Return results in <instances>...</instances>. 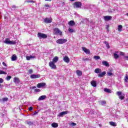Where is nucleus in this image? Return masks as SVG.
Instances as JSON below:
<instances>
[{"instance_id": "f257e3e1", "label": "nucleus", "mask_w": 128, "mask_h": 128, "mask_svg": "<svg viewBox=\"0 0 128 128\" xmlns=\"http://www.w3.org/2000/svg\"><path fill=\"white\" fill-rule=\"evenodd\" d=\"M4 44H16V41L10 40L8 38H6L5 40L4 41Z\"/></svg>"}, {"instance_id": "f03ea898", "label": "nucleus", "mask_w": 128, "mask_h": 128, "mask_svg": "<svg viewBox=\"0 0 128 128\" xmlns=\"http://www.w3.org/2000/svg\"><path fill=\"white\" fill-rule=\"evenodd\" d=\"M68 42V40L66 39L60 38L58 40L56 41V42L58 44H66V42Z\"/></svg>"}, {"instance_id": "7ed1b4c3", "label": "nucleus", "mask_w": 128, "mask_h": 128, "mask_svg": "<svg viewBox=\"0 0 128 128\" xmlns=\"http://www.w3.org/2000/svg\"><path fill=\"white\" fill-rule=\"evenodd\" d=\"M54 34H58V36H62V32L58 28H54Z\"/></svg>"}, {"instance_id": "20e7f679", "label": "nucleus", "mask_w": 128, "mask_h": 128, "mask_svg": "<svg viewBox=\"0 0 128 128\" xmlns=\"http://www.w3.org/2000/svg\"><path fill=\"white\" fill-rule=\"evenodd\" d=\"M74 8H82V2H76L74 4Z\"/></svg>"}, {"instance_id": "39448f33", "label": "nucleus", "mask_w": 128, "mask_h": 128, "mask_svg": "<svg viewBox=\"0 0 128 128\" xmlns=\"http://www.w3.org/2000/svg\"><path fill=\"white\" fill-rule=\"evenodd\" d=\"M38 36L39 38H48V36L44 34L38 32Z\"/></svg>"}, {"instance_id": "423d86ee", "label": "nucleus", "mask_w": 128, "mask_h": 128, "mask_svg": "<svg viewBox=\"0 0 128 128\" xmlns=\"http://www.w3.org/2000/svg\"><path fill=\"white\" fill-rule=\"evenodd\" d=\"M49 66L52 70H56V66L54 64V62H49Z\"/></svg>"}, {"instance_id": "0eeeda50", "label": "nucleus", "mask_w": 128, "mask_h": 128, "mask_svg": "<svg viewBox=\"0 0 128 128\" xmlns=\"http://www.w3.org/2000/svg\"><path fill=\"white\" fill-rule=\"evenodd\" d=\"M52 22V19L48 18H45L44 19V22L46 24H50Z\"/></svg>"}, {"instance_id": "6e6552de", "label": "nucleus", "mask_w": 128, "mask_h": 128, "mask_svg": "<svg viewBox=\"0 0 128 128\" xmlns=\"http://www.w3.org/2000/svg\"><path fill=\"white\" fill-rule=\"evenodd\" d=\"M82 50L87 54H90V50L86 48L85 47H82Z\"/></svg>"}, {"instance_id": "1a4fd4ad", "label": "nucleus", "mask_w": 128, "mask_h": 128, "mask_svg": "<svg viewBox=\"0 0 128 128\" xmlns=\"http://www.w3.org/2000/svg\"><path fill=\"white\" fill-rule=\"evenodd\" d=\"M68 111L62 112L58 115V116L62 117L64 114H68Z\"/></svg>"}, {"instance_id": "9d476101", "label": "nucleus", "mask_w": 128, "mask_h": 128, "mask_svg": "<svg viewBox=\"0 0 128 128\" xmlns=\"http://www.w3.org/2000/svg\"><path fill=\"white\" fill-rule=\"evenodd\" d=\"M46 86L45 82H41L37 84V88H44V86Z\"/></svg>"}, {"instance_id": "9b49d317", "label": "nucleus", "mask_w": 128, "mask_h": 128, "mask_svg": "<svg viewBox=\"0 0 128 128\" xmlns=\"http://www.w3.org/2000/svg\"><path fill=\"white\" fill-rule=\"evenodd\" d=\"M63 60L65 62H66V64H68V62H70V58L68 56H65Z\"/></svg>"}, {"instance_id": "f8f14e48", "label": "nucleus", "mask_w": 128, "mask_h": 128, "mask_svg": "<svg viewBox=\"0 0 128 128\" xmlns=\"http://www.w3.org/2000/svg\"><path fill=\"white\" fill-rule=\"evenodd\" d=\"M40 74H32L30 76V78H40Z\"/></svg>"}, {"instance_id": "ddd939ff", "label": "nucleus", "mask_w": 128, "mask_h": 128, "mask_svg": "<svg viewBox=\"0 0 128 128\" xmlns=\"http://www.w3.org/2000/svg\"><path fill=\"white\" fill-rule=\"evenodd\" d=\"M112 17V16H107L104 17V20H110Z\"/></svg>"}, {"instance_id": "4468645a", "label": "nucleus", "mask_w": 128, "mask_h": 128, "mask_svg": "<svg viewBox=\"0 0 128 128\" xmlns=\"http://www.w3.org/2000/svg\"><path fill=\"white\" fill-rule=\"evenodd\" d=\"M106 72H103L99 74H98V78H102L104 77V76H106Z\"/></svg>"}, {"instance_id": "2eb2a0df", "label": "nucleus", "mask_w": 128, "mask_h": 128, "mask_svg": "<svg viewBox=\"0 0 128 128\" xmlns=\"http://www.w3.org/2000/svg\"><path fill=\"white\" fill-rule=\"evenodd\" d=\"M102 66H110V64L106 60H103L102 62Z\"/></svg>"}, {"instance_id": "dca6fc26", "label": "nucleus", "mask_w": 128, "mask_h": 128, "mask_svg": "<svg viewBox=\"0 0 128 128\" xmlns=\"http://www.w3.org/2000/svg\"><path fill=\"white\" fill-rule=\"evenodd\" d=\"M76 74L78 76H82V72L80 70H77Z\"/></svg>"}, {"instance_id": "f3484780", "label": "nucleus", "mask_w": 128, "mask_h": 128, "mask_svg": "<svg viewBox=\"0 0 128 128\" xmlns=\"http://www.w3.org/2000/svg\"><path fill=\"white\" fill-rule=\"evenodd\" d=\"M68 26H74V24H76V22L74 20H70L68 22Z\"/></svg>"}, {"instance_id": "a211bd4d", "label": "nucleus", "mask_w": 128, "mask_h": 128, "mask_svg": "<svg viewBox=\"0 0 128 128\" xmlns=\"http://www.w3.org/2000/svg\"><path fill=\"white\" fill-rule=\"evenodd\" d=\"M46 96H42L39 97L38 100H46Z\"/></svg>"}, {"instance_id": "6ab92c4d", "label": "nucleus", "mask_w": 128, "mask_h": 128, "mask_svg": "<svg viewBox=\"0 0 128 128\" xmlns=\"http://www.w3.org/2000/svg\"><path fill=\"white\" fill-rule=\"evenodd\" d=\"M118 52H115L114 54V58L116 59V60H118V58H120V56H118Z\"/></svg>"}, {"instance_id": "aec40b11", "label": "nucleus", "mask_w": 128, "mask_h": 128, "mask_svg": "<svg viewBox=\"0 0 128 128\" xmlns=\"http://www.w3.org/2000/svg\"><path fill=\"white\" fill-rule=\"evenodd\" d=\"M107 76H114V73H112V70H110V72H107Z\"/></svg>"}, {"instance_id": "412c9836", "label": "nucleus", "mask_w": 128, "mask_h": 128, "mask_svg": "<svg viewBox=\"0 0 128 128\" xmlns=\"http://www.w3.org/2000/svg\"><path fill=\"white\" fill-rule=\"evenodd\" d=\"M94 72L96 74H100V72H102V70H100V68H97L95 69Z\"/></svg>"}, {"instance_id": "4be33fe9", "label": "nucleus", "mask_w": 128, "mask_h": 128, "mask_svg": "<svg viewBox=\"0 0 128 128\" xmlns=\"http://www.w3.org/2000/svg\"><path fill=\"white\" fill-rule=\"evenodd\" d=\"M14 82L15 84H20V79L16 77L14 78Z\"/></svg>"}, {"instance_id": "5701e85b", "label": "nucleus", "mask_w": 128, "mask_h": 128, "mask_svg": "<svg viewBox=\"0 0 128 128\" xmlns=\"http://www.w3.org/2000/svg\"><path fill=\"white\" fill-rule=\"evenodd\" d=\"M58 56H55L53 59H52V62L56 63L58 62Z\"/></svg>"}, {"instance_id": "b1692460", "label": "nucleus", "mask_w": 128, "mask_h": 128, "mask_svg": "<svg viewBox=\"0 0 128 128\" xmlns=\"http://www.w3.org/2000/svg\"><path fill=\"white\" fill-rule=\"evenodd\" d=\"M17 60L16 55L14 54L12 56V62H14L15 60Z\"/></svg>"}, {"instance_id": "393cba45", "label": "nucleus", "mask_w": 128, "mask_h": 128, "mask_svg": "<svg viewBox=\"0 0 128 128\" xmlns=\"http://www.w3.org/2000/svg\"><path fill=\"white\" fill-rule=\"evenodd\" d=\"M91 84L92 86H94V88H96V82L94 80H92L91 82Z\"/></svg>"}, {"instance_id": "a878e982", "label": "nucleus", "mask_w": 128, "mask_h": 128, "mask_svg": "<svg viewBox=\"0 0 128 128\" xmlns=\"http://www.w3.org/2000/svg\"><path fill=\"white\" fill-rule=\"evenodd\" d=\"M104 92H108V94L112 93V90L108 88H105L104 89Z\"/></svg>"}, {"instance_id": "bb28decb", "label": "nucleus", "mask_w": 128, "mask_h": 128, "mask_svg": "<svg viewBox=\"0 0 128 128\" xmlns=\"http://www.w3.org/2000/svg\"><path fill=\"white\" fill-rule=\"evenodd\" d=\"M51 126L52 128H58V123L53 122Z\"/></svg>"}, {"instance_id": "cd10ccee", "label": "nucleus", "mask_w": 128, "mask_h": 128, "mask_svg": "<svg viewBox=\"0 0 128 128\" xmlns=\"http://www.w3.org/2000/svg\"><path fill=\"white\" fill-rule=\"evenodd\" d=\"M110 124V126H116V123L114 122H109Z\"/></svg>"}, {"instance_id": "c85d7f7f", "label": "nucleus", "mask_w": 128, "mask_h": 128, "mask_svg": "<svg viewBox=\"0 0 128 128\" xmlns=\"http://www.w3.org/2000/svg\"><path fill=\"white\" fill-rule=\"evenodd\" d=\"M26 124L28 126H34V122L28 120L26 122Z\"/></svg>"}, {"instance_id": "c756f323", "label": "nucleus", "mask_w": 128, "mask_h": 128, "mask_svg": "<svg viewBox=\"0 0 128 128\" xmlns=\"http://www.w3.org/2000/svg\"><path fill=\"white\" fill-rule=\"evenodd\" d=\"M82 60H84V61H86V62H88V60H90V58H86V57H84L82 58Z\"/></svg>"}, {"instance_id": "7c9ffc66", "label": "nucleus", "mask_w": 128, "mask_h": 128, "mask_svg": "<svg viewBox=\"0 0 128 128\" xmlns=\"http://www.w3.org/2000/svg\"><path fill=\"white\" fill-rule=\"evenodd\" d=\"M122 25H118V32H122Z\"/></svg>"}, {"instance_id": "2f4dec72", "label": "nucleus", "mask_w": 128, "mask_h": 128, "mask_svg": "<svg viewBox=\"0 0 128 128\" xmlns=\"http://www.w3.org/2000/svg\"><path fill=\"white\" fill-rule=\"evenodd\" d=\"M94 58L96 60H100V57L98 56H94Z\"/></svg>"}, {"instance_id": "473e14b6", "label": "nucleus", "mask_w": 128, "mask_h": 128, "mask_svg": "<svg viewBox=\"0 0 128 128\" xmlns=\"http://www.w3.org/2000/svg\"><path fill=\"white\" fill-rule=\"evenodd\" d=\"M26 2H28V4H30V3L34 2V1L32 0H26Z\"/></svg>"}, {"instance_id": "72a5a7b5", "label": "nucleus", "mask_w": 128, "mask_h": 128, "mask_svg": "<svg viewBox=\"0 0 128 128\" xmlns=\"http://www.w3.org/2000/svg\"><path fill=\"white\" fill-rule=\"evenodd\" d=\"M106 104V100H103L100 102V104H102V106H104V104Z\"/></svg>"}, {"instance_id": "f704fd0d", "label": "nucleus", "mask_w": 128, "mask_h": 128, "mask_svg": "<svg viewBox=\"0 0 128 128\" xmlns=\"http://www.w3.org/2000/svg\"><path fill=\"white\" fill-rule=\"evenodd\" d=\"M0 74H7L4 70H0Z\"/></svg>"}, {"instance_id": "c9c22d12", "label": "nucleus", "mask_w": 128, "mask_h": 128, "mask_svg": "<svg viewBox=\"0 0 128 128\" xmlns=\"http://www.w3.org/2000/svg\"><path fill=\"white\" fill-rule=\"evenodd\" d=\"M8 98H4L2 99V102H8Z\"/></svg>"}, {"instance_id": "e433bc0d", "label": "nucleus", "mask_w": 128, "mask_h": 128, "mask_svg": "<svg viewBox=\"0 0 128 128\" xmlns=\"http://www.w3.org/2000/svg\"><path fill=\"white\" fill-rule=\"evenodd\" d=\"M12 78V76H7L6 78V80H10Z\"/></svg>"}, {"instance_id": "4c0bfd02", "label": "nucleus", "mask_w": 128, "mask_h": 128, "mask_svg": "<svg viewBox=\"0 0 128 128\" xmlns=\"http://www.w3.org/2000/svg\"><path fill=\"white\" fill-rule=\"evenodd\" d=\"M122 92H116V94L118 96H122Z\"/></svg>"}, {"instance_id": "58836bf2", "label": "nucleus", "mask_w": 128, "mask_h": 128, "mask_svg": "<svg viewBox=\"0 0 128 128\" xmlns=\"http://www.w3.org/2000/svg\"><path fill=\"white\" fill-rule=\"evenodd\" d=\"M68 32H74V29L69 28Z\"/></svg>"}, {"instance_id": "ea45409f", "label": "nucleus", "mask_w": 128, "mask_h": 128, "mask_svg": "<svg viewBox=\"0 0 128 128\" xmlns=\"http://www.w3.org/2000/svg\"><path fill=\"white\" fill-rule=\"evenodd\" d=\"M119 98L120 100H124V96H119Z\"/></svg>"}, {"instance_id": "a19ab883", "label": "nucleus", "mask_w": 128, "mask_h": 128, "mask_svg": "<svg viewBox=\"0 0 128 128\" xmlns=\"http://www.w3.org/2000/svg\"><path fill=\"white\" fill-rule=\"evenodd\" d=\"M85 20H86V23L88 24H90V21L88 20V18H86L85 19Z\"/></svg>"}, {"instance_id": "79ce46f5", "label": "nucleus", "mask_w": 128, "mask_h": 128, "mask_svg": "<svg viewBox=\"0 0 128 128\" xmlns=\"http://www.w3.org/2000/svg\"><path fill=\"white\" fill-rule=\"evenodd\" d=\"M45 8H46V10H48V8H50V5L49 4H45L44 5Z\"/></svg>"}, {"instance_id": "37998d69", "label": "nucleus", "mask_w": 128, "mask_h": 128, "mask_svg": "<svg viewBox=\"0 0 128 128\" xmlns=\"http://www.w3.org/2000/svg\"><path fill=\"white\" fill-rule=\"evenodd\" d=\"M128 80V76H126V78H124V81L126 82Z\"/></svg>"}, {"instance_id": "c03bdc74", "label": "nucleus", "mask_w": 128, "mask_h": 128, "mask_svg": "<svg viewBox=\"0 0 128 128\" xmlns=\"http://www.w3.org/2000/svg\"><path fill=\"white\" fill-rule=\"evenodd\" d=\"M34 92H40V89H35Z\"/></svg>"}, {"instance_id": "a18cd8bd", "label": "nucleus", "mask_w": 128, "mask_h": 128, "mask_svg": "<svg viewBox=\"0 0 128 128\" xmlns=\"http://www.w3.org/2000/svg\"><path fill=\"white\" fill-rule=\"evenodd\" d=\"M2 82H4V79L0 78V84H2Z\"/></svg>"}, {"instance_id": "49530a36", "label": "nucleus", "mask_w": 128, "mask_h": 128, "mask_svg": "<svg viewBox=\"0 0 128 128\" xmlns=\"http://www.w3.org/2000/svg\"><path fill=\"white\" fill-rule=\"evenodd\" d=\"M34 110V108H32V106H30L28 108V110L31 112V110Z\"/></svg>"}, {"instance_id": "de8ad7c7", "label": "nucleus", "mask_w": 128, "mask_h": 128, "mask_svg": "<svg viewBox=\"0 0 128 128\" xmlns=\"http://www.w3.org/2000/svg\"><path fill=\"white\" fill-rule=\"evenodd\" d=\"M30 60H32V58H36V56H30Z\"/></svg>"}, {"instance_id": "09e8293b", "label": "nucleus", "mask_w": 128, "mask_h": 128, "mask_svg": "<svg viewBox=\"0 0 128 128\" xmlns=\"http://www.w3.org/2000/svg\"><path fill=\"white\" fill-rule=\"evenodd\" d=\"M26 58L27 60H30V56H26Z\"/></svg>"}, {"instance_id": "8fccbe9b", "label": "nucleus", "mask_w": 128, "mask_h": 128, "mask_svg": "<svg viewBox=\"0 0 128 128\" xmlns=\"http://www.w3.org/2000/svg\"><path fill=\"white\" fill-rule=\"evenodd\" d=\"M32 69H30V70H28V72H29V74H32Z\"/></svg>"}, {"instance_id": "3c124183", "label": "nucleus", "mask_w": 128, "mask_h": 128, "mask_svg": "<svg viewBox=\"0 0 128 128\" xmlns=\"http://www.w3.org/2000/svg\"><path fill=\"white\" fill-rule=\"evenodd\" d=\"M2 64L4 66H8V65L4 62H2Z\"/></svg>"}, {"instance_id": "603ef678", "label": "nucleus", "mask_w": 128, "mask_h": 128, "mask_svg": "<svg viewBox=\"0 0 128 128\" xmlns=\"http://www.w3.org/2000/svg\"><path fill=\"white\" fill-rule=\"evenodd\" d=\"M12 8L14 10V8H16V6L15 5H12Z\"/></svg>"}, {"instance_id": "864d4df0", "label": "nucleus", "mask_w": 128, "mask_h": 128, "mask_svg": "<svg viewBox=\"0 0 128 128\" xmlns=\"http://www.w3.org/2000/svg\"><path fill=\"white\" fill-rule=\"evenodd\" d=\"M31 88H32V90H34V88H36V86H34L32 87Z\"/></svg>"}, {"instance_id": "5fc2aeb1", "label": "nucleus", "mask_w": 128, "mask_h": 128, "mask_svg": "<svg viewBox=\"0 0 128 128\" xmlns=\"http://www.w3.org/2000/svg\"><path fill=\"white\" fill-rule=\"evenodd\" d=\"M120 56H124V54L122 52H120Z\"/></svg>"}, {"instance_id": "6e6d98bb", "label": "nucleus", "mask_w": 128, "mask_h": 128, "mask_svg": "<svg viewBox=\"0 0 128 128\" xmlns=\"http://www.w3.org/2000/svg\"><path fill=\"white\" fill-rule=\"evenodd\" d=\"M106 46H107L108 48H110V45L108 44V43L106 42Z\"/></svg>"}, {"instance_id": "4d7b16f0", "label": "nucleus", "mask_w": 128, "mask_h": 128, "mask_svg": "<svg viewBox=\"0 0 128 128\" xmlns=\"http://www.w3.org/2000/svg\"><path fill=\"white\" fill-rule=\"evenodd\" d=\"M72 126H76V123H74V122H72Z\"/></svg>"}, {"instance_id": "13d9d810", "label": "nucleus", "mask_w": 128, "mask_h": 128, "mask_svg": "<svg viewBox=\"0 0 128 128\" xmlns=\"http://www.w3.org/2000/svg\"><path fill=\"white\" fill-rule=\"evenodd\" d=\"M33 114H34V116H36V114H38V112H35Z\"/></svg>"}, {"instance_id": "bf43d9fd", "label": "nucleus", "mask_w": 128, "mask_h": 128, "mask_svg": "<svg viewBox=\"0 0 128 128\" xmlns=\"http://www.w3.org/2000/svg\"><path fill=\"white\" fill-rule=\"evenodd\" d=\"M109 26H108V25H107V26H106V30H108Z\"/></svg>"}, {"instance_id": "052dcab7", "label": "nucleus", "mask_w": 128, "mask_h": 128, "mask_svg": "<svg viewBox=\"0 0 128 128\" xmlns=\"http://www.w3.org/2000/svg\"><path fill=\"white\" fill-rule=\"evenodd\" d=\"M46 2H52V0H45Z\"/></svg>"}, {"instance_id": "680f3d73", "label": "nucleus", "mask_w": 128, "mask_h": 128, "mask_svg": "<svg viewBox=\"0 0 128 128\" xmlns=\"http://www.w3.org/2000/svg\"><path fill=\"white\" fill-rule=\"evenodd\" d=\"M126 16H128V13H126Z\"/></svg>"}, {"instance_id": "e2e57ef3", "label": "nucleus", "mask_w": 128, "mask_h": 128, "mask_svg": "<svg viewBox=\"0 0 128 128\" xmlns=\"http://www.w3.org/2000/svg\"><path fill=\"white\" fill-rule=\"evenodd\" d=\"M70 2H74V0H70Z\"/></svg>"}, {"instance_id": "0e129e2a", "label": "nucleus", "mask_w": 128, "mask_h": 128, "mask_svg": "<svg viewBox=\"0 0 128 128\" xmlns=\"http://www.w3.org/2000/svg\"><path fill=\"white\" fill-rule=\"evenodd\" d=\"M125 58H128V56H126Z\"/></svg>"}, {"instance_id": "69168bd1", "label": "nucleus", "mask_w": 128, "mask_h": 128, "mask_svg": "<svg viewBox=\"0 0 128 128\" xmlns=\"http://www.w3.org/2000/svg\"><path fill=\"white\" fill-rule=\"evenodd\" d=\"M100 126H100V124H99Z\"/></svg>"}, {"instance_id": "338daca9", "label": "nucleus", "mask_w": 128, "mask_h": 128, "mask_svg": "<svg viewBox=\"0 0 128 128\" xmlns=\"http://www.w3.org/2000/svg\"><path fill=\"white\" fill-rule=\"evenodd\" d=\"M0 86H2V85H0Z\"/></svg>"}]
</instances>
